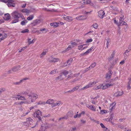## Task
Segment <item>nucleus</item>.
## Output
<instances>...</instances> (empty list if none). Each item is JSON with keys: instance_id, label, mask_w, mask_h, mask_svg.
Returning <instances> with one entry per match:
<instances>
[{"instance_id": "c9c22d12", "label": "nucleus", "mask_w": 131, "mask_h": 131, "mask_svg": "<svg viewBox=\"0 0 131 131\" xmlns=\"http://www.w3.org/2000/svg\"><path fill=\"white\" fill-rule=\"evenodd\" d=\"M80 87L79 85H78L77 86L75 87L74 88L72 89V90H73V92L75 91H76L77 90H78L79 87Z\"/></svg>"}, {"instance_id": "09e8293b", "label": "nucleus", "mask_w": 131, "mask_h": 131, "mask_svg": "<svg viewBox=\"0 0 131 131\" xmlns=\"http://www.w3.org/2000/svg\"><path fill=\"white\" fill-rule=\"evenodd\" d=\"M106 113V111L104 110H101L100 111V113L101 114H103L104 113Z\"/></svg>"}, {"instance_id": "c756f323", "label": "nucleus", "mask_w": 131, "mask_h": 131, "mask_svg": "<svg viewBox=\"0 0 131 131\" xmlns=\"http://www.w3.org/2000/svg\"><path fill=\"white\" fill-rule=\"evenodd\" d=\"M57 72V69H54V70H52L49 73V74H53L56 73V72Z\"/></svg>"}, {"instance_id": "052dcab7", "label": "nucleus", "mask_w": 131, "mask_h": 131, "mask_svg": "<svg viewBox=\"0 0 131 131\" xmlns=\"http://www.w3.org/2000/svg\"><path fill=\"white\" fill-rule=\"evenodd\" d=\"M5 35H6V37L7 36V34H5V33H3L2 34L0 33V37L2 36V37H4V36H5Z\"/></svg>"}, {"instance_id": "c85d7f7f", "label": "nucleus", "mask_w": 131, "mask_h": 131, "mask_svg": "<svg viewBox=\"0 0 131 131\" xmlns=\"http://www.w3.org/2000/svg\"><path fill=\"white\" fill-rule=\"evenodd\" d=\"M116 103L114 102L112 104L110 105V107H111L110 109L112 110L114 108V107Z\"/></svg>"}, {"instance_id": "6ab92c4d", "label": "nucleus", "mask_w": 131, "mask_h": 131, "mask_svg": "<svg viewBox=\"0 0 131 131\" xmlns=\"http://www.w3.org/2000/svg\"><path fill=\"white\" fill-rule=\"evenodd\" d=\"M65 78L63 76V75L61 73L59 76L56 79H59L60 80H62L64 79Z\"/></svg>"}, {"instance_id": "ea45409f", "label": "nucleus", "mask_w": 131, "mask_h": 131, "mask_svg": "<svg viewBox=\"0 0 131 131\" xmlns=\"http://www.w3.org/2000/svg\"><path fill=\"white\" fill-rule=\"evenodd\" d=\"M70 43L72 45V47L74 46V47L75 46H76L77 45L76 42H74L72 41H71Z\"/></svg>"}, {"instance_id": "a878e982", "label": "nucleus", "mask_w": 131, "mask_h": 131, "mask_svg": "<svg viewBox=\"0 0 131 131\" xmlns=\"http://www.w3.org/2000/svg\"><path fill=\"white\" fill-rule=\"evenodd\" d=\"M39 94L38 93H33V100H36L38 97Z\"/></svg>"}, {"instance_id": "6e6552de", "label": "nucleus", "mask_w": 131, "mask_h": 131, "mask_svg": "<svg viewBox=\"0 0 131 131\" xmlns=\"http://www.w3.org/2000/svg\"><path fill=\"white\" fill-rule=\"evenodd\" d=\"M113 73L112 71L111 70H109L108 72L106 73L105 76L106 78L107 79H110Z\"/></svg>"}, {"instance_id": "20e7f679", "label": "nucleus", "mask_w": 131, "mask_h": 131, "mask_svg": "<svg viewBox=\"0 0 131 131\" xmlns=\"http://www.w3.org/2000/svg\"><path fill=\"white\" fill-rule=\"evenodd\" d=\"M32 119L30 117L27 118L26 121L25 122H23V124L24 125L27 126H28L31 125V123H32Z\"/></svg>"}, {"instance_id": "4d7b16f0", "label": "nucleus", "mask_w": 131, "mask_h": 131, "mask_svg": "<svg viewBox=\"0 0 131 131\" xmlns=\"http://www.w3.org/2000/svg\"><path fill=\"white\" fill-rule=\"evenodd\" d=\"M93 40L92 39H88L87 40L86 42V43H89L90 42H91Z\"/></svg>"}, {"instance_id": "f8f14e48", "label": "nucleus", "mask_w": 131, "mask_h": 131, "mask_svg": "<svg viewBox=\"0 0 131 131\" xmlns=\"http://www.w3.org/2000/svg\"><path fill=\"white\" fill-rule=\"evenodd\" d=\"M115 50H114L111 55L110 56L109 58H108V60L109 61L112 60L113 59L114 57L115 54Z\"/></svg>"}, {"instance_id": "aec40b11", "label": "nucleus", "mask_w": 131, "mask_h": 131, "mask_svg": "<svg viewBox=\"0 0 131 131\" xmlns=\"http://www.w3.org/2000/svg\"><path fill=\"white\" fill-rule=\"evenodd\" d=\"M92 102L93 104H95L97 103V97H96L91 99Z\"/></svg>"}, {"instance_id": "0e129e2a", "label": "nucleus", "mask_w": 131, "mask_h": 131, "mask_svg": "<svg viewBox=\"0 0 131 131\" xmlns=\"http://www.w3.org/2000/svg\"><path fill=\"white\" fill-rule=\"evenodd\" d=\"M67 118H68V117L66 116L64 117L60 118L59 119V120H60L61 119H67Z\"/></svg>"}, {"instance_id": "8fccbe9b", "label": "nucleus", "mask_w": 131, "mask_h": 131, "mask_svg": "<svg viewBox=\"0 0 131 131\" xmlns=\"http://www.w3.org/2000/svg\"><path fill=\"white\" fill-rule=\"evenodd\" d=\"M90 86H89V84H88L87 85H86L85 86V87L83 88L82 89H87V88H90Z\"/></svg>"}, {"instance_id": "de8ad7c7", "label": "nucleus", "mask_w": 131, "mask_h": 131, "mask_svg": "<svg viewBox=\"0 0 131 131\" xmlns=\"http://www.w3.org/2000/svg\"><path fill=\"white\" fill-rule=\"evenodd\" d=\"M122 16V17L121 16L120 17V18L119 19V21H121V22L122 21H123L124 20V18L123 17L124 15H123Z\"/></svg>"}, {"instance_id": "2eb2a0df", "label": "nucleus", "mask_w": 131, "mask_h": 131, "mask_svg": "<svg viewBox=\"0 0 131 131\" xmlns=\"http://www.w3.org/2000/svg\"><path fill=\"white\" fill-rule=\"evenodd\" d=\"M4 18L5 20H8L10 18V16L9 14H5Z\"/></svg>"}, {"instance_id": "ddd939ff", "label": "nucleus", "mask_w": 131, "mask_h": 131, "mask_svg": "<svg viewBox=\"0 0 131 131\" xmlns=\"http://www.w3.org/2000/svg\"><path fill=\"white\" fill-rule=\"evenodd\" d=\"M64 19H65L67 21L70 22L73 20L72 17L68 16H66L65 17H63Z\"/></svg>"}, {"instance_id": "b1692460", "label": "nucleus", "mask_w": 131, "mask_h": 131, "mask_svg": "<svg viewBox=\"0 0 131 131\" xmlns=\"http://www.w3.org/2000/svg\"><path fill=\"white\" fill-rule=\"evenodd\" d=\"M54 102V100L53 99H49L46 102V104H51Z\"/></svg>"}, {"instance_id": "4be33fe9", "label": "nucleus", "mask_w": 131, "mask_h": 131, "mask_svg": "<svg viewBox=\"0 0 131 131\" xmlns=\"http://www.w3.org/2000/svg\"><path fill=\"white\" fill-rule=\"evenodd\" d=\"M127 23L124 21H122L121 22L119 21V23L118 24V26H122L123 25H126Z\"/></svg>"}, {"instance_id": "e2e57ef3", "label": "nucleus", "mask_w": 131, "mask_h": 131, "mask_svg": "<svg viewBox=\"0 0 131 131\" xmlns=\"http://www.w3.org/2000/svg\"><path fill=\"white\" fill-rule=\"evenodd\" d=\"M5 89V88H2L0 89V94L2 92L4 91Z\"/></svg>"}, {"instance_id": "680f3d73", "label": "nucleus", "mask_w": 131, "mask_h": 131, "mask_svg": "<svg viewBox=\"0 0 131 131\" xmlns=\"http://www.w3.org/2000/svg\"><path fill=\"white\" fill-rule=\"evenodd\" d=\"M73 92V90H72V89L71 90L68 91H67V92H65V93H72V92Z\"/></svg>"}, {"instance_id": "f704fd0d", "label": "nucleus", "mask_w": 131, "mask_h": 131, "mask_svg": "<svg viewBox=\"0 0 131 131\" xmlns=\"http://www.w3.org/2000/svg\"><path fill=\"white\" fill-rule=\"evenodd\" d=\"M86 44H83V45H80L78 46V49L79 50H82V48L83 47L84 45H86Z\"/></svg>"}, {"instance_id": "4c0bfd02", "label": "nucleus", "mask_w": 131, "mask_h": 131, "mask_svg": "<svg viewBox=\"0 0 131 131\" xmlns=\"http://www.w3.org/2000/svg\"><path fill=\"white\" fill-rule=\"evenodd\" d=\"M97 82L94 81L90 83H89V84L91 87L92 86V85H93V84H95Z\"/></svg>"}, {"instance_id": "cd10ccee", "label": "nucleus", "mask_w": 131, "mask_h": 131, "mask_svg": "<svg viewBox=\"0 0 131 131\" xmlns=\"http://www.w3.org/2000/svg\"><path fill=\"white\" fill-rule=\"evenodd\" d=\"M27 22V21L26 20H24L21 21L20 23V24L22 26L25 25L26 23Z\"/></svg>"}, {"instance_id": "69168bd1", "label": "nucleus", "mask_w": 131, "mask_h": 131, "mask_svg": "<svg viewBox=\"0 0 131 131\" xmlns=\"http://www.w3.org/2000/svg\"><path fill=\"white\" fill-rule=\"evenodd\" d=\"M102 89H107V87H106L105 84L104 85H103V86H102Z\"/></svg>"}, {"instance_id": "bb28decb", "label": "nucleus", "mask_w": 131, "mask_h": 131, "mask_svg": "<svg viewBox=\"0 0 131 131\" xmlns=\"http://www.w3.org/2000/svg\"><path fill=\"white\" fill-rule=\"evenodd\" d=\"M61 73L63 75L64 77H66V75L68 74V72L66 71H63Z\"/></svg>"}, {"instance_id": "1a4fd4ad", "label": "nucleus", "mask_w": 131, "mask_h": 131, "mask_svg": "<svg viewBox=\"0 0 131 131\" xmlns=\"http://www.w3.org/2000/svg\"><path fill=\"white\" fill-rule=\"evenodd\" d=\"M86 16L80 15L76 17L75 19L78 20H84L86 19Z\"/></svg>"}, {"instance_id": "5701e85b", "label": "nucleus", "mask_w": 131, "mask_h": 131, "mask_svg": "<svg viewBox=\"0 0 131 131\" xmlns=\"http://www.w3.org/2000/svg\"><path fill=\"white\" fill-rule=\"evenodd\" d=\"M46 30V29L45 28H43L42 29H40L39 30H37L36 31L34 30L33 29V32H37L38 33L40 34L41 33V32H41L42 31H45Z\"/></svg>"}, {"instance_id": "412c9836", "label": "nucleus", "mask_w": 131, "mask_h": 131, "mask_svg": "<svg viewBox=\"0 0 131 131\" xmlns=\"http://www.w3.org/2000/svg\"><path fill=\"white\" fill-rule=\"evenodd\" d=\"M50 25L54 27H57L59 25V23H53L50 24Z\"/></svg>"}, {"instance_id": "7ed1b4c3", "label": "nucleus", "mask_w": 131, "mask_h": 131, "mask_svg": "<svg viewBox=\"0 0 131 131\" xmlns=\"http://www.w3.org/2000/svg\"><path fill=\"white\" fill-rule=\"evenodd\" d=\"M48 127V125L45 122L42 124L41 127L38 131H45L46 130Z\"/></svg>"}, {"instance_id": "f257e3e1", "label": "nucleus", "mask_w": 131, "mask_h": 131, "mask_svg": "<svg viewBox=\"0 0 131 131\" xmlns=\"http://www.w3.org/2000/svg\"><path fill=\"white\" fill-rule=\"evenodd\" d=\"M12 15L14 20L12 22L13 24L17 23L18 21L19 18L21 17L22 19L24 16L23 15L17 11H15L12 13Z\"/></svg>"}, {"instance_id": "a18cd8bd", "label": "nucleus", "mask_w": 131, "mask_h": 131, "mask_svg": "<svg viewBox=\"0 0 131 131\" xmlns=\"http://www.w3.org/2000/svg\"><path fill=\"white\" fill-rule=\"evenodd\" d=\"M29 31V30L28 29H26L24 30L21 31V32L22 33H26L28 32Z\"/></svg>"}, {"instance_id": "603ef678", "label": "nucleus", "mask_w": 131, "mask_h": 131, "mask_svg": "<svg viewBox=\"0 0 131 131\" xmlns=\"http://www.w3.org/2000/svg\"><path fill=\"white\" fill-rule=\"evenodd\" d=\"M118 127L122 129L124 128V126L122 124L118 125Z\"/></svg>"}, {"instance_id": "5fc2aeb1", "label": "nucleus", "mask_w": 131, "mask_h": 131, "mask_svg": "<svg viewBox=\"0 0 131 131\" xmlns=\"http://www.w3.org/2000/svg\"><path fill=\"white\" fill-rule=\"evenodd\" d=\"M30 39H28V44L29 45L32 43H33V40H32L31 41H30Z\"/></svg>"}, {"instance_id": "bf43d9fd", "label": "nucleus", "mask_w": 131, "mask_h": 131, "mask_svg": "<svg viewBox=\"0 0 131 131\" xmlns=\"http://www.w3.org/2000/svg\"><path fill=\"white\" fill-rule=\"evenodd\" d=\"M5 36H4V37H2L0 39V42L2 41V40H3L4 39L6 38V35H5Z\"/></svg>"}, {"instance_id": "473e14b6", "label": "nucleus", "mask_w": 131, "mask_h": 131, "mask_svg": "<svg viewBox=\"0 0 131 131\" xmlns=\"http://www.w3.org/2000/svg\"><path fill=\"white\" fill-rule=\"evenodd\" d=\"M103 86V84H100L99 85L97 86L96 88H94V89L97 90L98 89H100L101 88H102V86Z\"/></svg>"}, {"instance_id": "774afa93", "label": "nucleus", "mask_w": 131, "mask_h": 131, "mask_svg": "<svg viewBox=\"0 0 131 131\" xmlns=\"http://www.w3.org/2000/svg\"><path fill=\"white\" fill-rule=\"evenodd\" d=\"M90 51H91L90 50L88 49L85 53L86 55V54L89 53L90 52Z\"/></svg>"}, {"instance_id": "6e6d98bb", "label": "nucleus", "mask_w": 131, "mask_h": 131, "mask_svg": "<svg viewBox=\"0 0 131 131\" xmlns=\"http://www.w3.org/2000/svg\"><path fill=\"white\" fill-rule=\"evenodd\" d=\"M33 19V16H30L27 18V19L28 20H31Z\"/></svg>"}, {"instance_id": "79ce46f5", "label": "nucleus", "mask_w": 131, "mask_h": 131, "mask_svg": "<svg viewBox=\"0 0 131 131\" xmlns=\"http://www.w3.org/2000/svg\"><path fill=\"white\" fill-rule=\"evenodd\" d=\"M14 72L13 71V69L12 68L11 69H10V70H9L7 72L9 74H10L11 73H13Z\"/></svg>"}, {"instance_id": "a211bd4d", "label": "nucleus", "mask_w": 131, "mask_h": 131, "mask_svg": "<svg viewBox=\"0 0 131 131\" xmlns=\"http://www.w3.org/2000/svg\"><path fill=\"white\" fill-rule=\"evenodd\" d=\"M73 114V113L72 111H69L66 115V116L68 117V118L69 117H72Z\"/></svg>"}, {"instance_id": "338daca9", "label": "nucleus", "mask_w": 131, "mask_h": 131, "mask_svg": "<svg viewBox=\"0 0 131 131\" xmlns=\"http://www.w3.org/2000/svg\"><path fill=\"white\" fill-rule=\"evenodd\" d=\"M100 125L103 128H105V126L102 123H101L100 124Z\"/></svg>"}, {"instance_id": "e433bc0d", "label": "nucleus", "mask_w": 131, "mask_h": 131, "mask_svg": "<svg viewBox=\"0 0 131 131\" xmlns=\"http://www.w3.org/2000/svg\"><path fill=\"white\" fill-rule=\"evenodd\" d=\"M123 54H124V59H126L128 56V53H126L124 52V53Z\"/></svg>"}, {"instance_id": "7c9ffc66", "label": "nucleus", "mask_w": 131, "mask_h": 131, "mask_svg": "<svg viewBox=\"0 0 131 131\" xmlns=\"http://www.w3.org/2000/svg\"><path fill=\"white\" fill-rule=\"evenodd\" d=\"M47 52V51H43L40 55V57L42 58L46 54Z\"/></svg>"}, {"instance_id": "39448f33", "label": "nucleus", "mask_w": 131, "mask_h": 131, "mask_svg": "<svg viewBox=\"0 0 131 131\" xmlns=\"http://www.w3.org/2000/svg\"><path fill=\"white\" fill-rule=\"evenodd\" d=\"M81 3L83 5L89 4L90 5L93 6L94 5L93 3L91 2L90 0H84L82 1Z\"/></svg>"}, {"instance_id": "393cba45", "label": "nucleus", "mask_w": 131, "mask_h": 131, "mask_svg": "<svg viewBox=\"0 0 131 131\" xmlns=\"http://www.w3.org/2000/svg\"><path fill=\"white\" fill-rule=\"evenodd\" d=\"M21 12L24 13H25L27 14L29 13L30 12V10L27 9H22Z\"/></svg>"}, {"instance_id": "58836bf2", "label": "nucleus", "mask_w": 131, "mask_h": 131, "mask_svg": "<svg viewBox=\"0 0 131 131\" xmlns=\"http://www.w3.org/2000/svg\"><path fill=\"white\" fill-rule=\"evenodd\" d=\"M27 47L26 46H25L24 47H23L22 48H21V49H19V52H21L22 51L24 50Z\"/></svg>"}, {"instance_id": "72a5a7b5", "label": "nucleus", "mask_w": 131, "mask_h": 131, "mask_svg": "<svg viewBox=\"0 0 131 131\" xmlns=\"http://www.w3.org/2000/svg\"><path fill=\"white\" fill-rule=\"evenodd\" d=\"M89 109H90L92 111H96V108L94 107L93 106L91 105V106L90 107V108Z\"/></svg>"}, {"instance_id": "2f4dec72", "label": "nucleus", "mask_w": 131, "mask_h": 131, "mask_svg": "<svg viewBox=\"0 0 131 131\" xmlns=\"http://www.w3.org/2000/svg\"><path fill=\"white\" fill-rule=\"evenodd\" d=\"M72 61L73 59L72 58H70L67 62V64L69 66L70 64H71Z\"/></svg>"}, {"instance_id": "864d4df0", "label": "nucleus", "mask_w": 131, "mask_h": 131, "mask_svg": "<svg viewBox=\"0 0 131 131\" xmlns=\"http://www.w3.org/2000/svg\"><path fill=\"white\" fill-rule=\"evenodd\" d=\"M18 100H25V98L23 96H20L18 98Z\"/></svg>"}, {"instance_id": "37998d69", "label": "nucleus", "mask_w": 131, "mask_h": 131, "mask_svg": "<svg viewBox=\"0 0 131 131\" xmlns=\"http://www.w3.org/2000/svg\"><path fill=\"white\" fill-rule=\"evenodd\" d=\"M74 46L71 47L70 46H68V47L65 50V51H67L69 50L71 48L73 47Z\"/></svg>"}, {"instance_id": "a19ab883", "label": "nucleus", "mask_w": 131, "mask_h": 131, "mask_svg": "<svg viewBox=\"0 0 131 131\" xmlns=\"http://www.w3.org/2000/svg\"><path fill=\"white\" fill-rule=\"evenodd\" d=\"M96 62H94L91 64V65L90 66V67H91L92 68H93L94 67L96 66Z\"/></svg>"}, {"instance_id": "0eeeda50", "label": "nucleus", "mask_w": 131, "mask_h": 131, "mask_svg": "<svg viewBox=\"0 0 131 131\" xmlns=\"http://www.w3.org/2000/svg\"><path fill=\"white\" fill-rule=\"evenodd\" d=\"M7 5L8 7H14L15 6L14 1L12 0H8Z\"/></svg>"}, {"instance_id": "c03bdc74", "label": "nucleus", "mask_w": 131, "mask_h": 131, "mask_svg": "<svg viewBox=\"0 0 131 131\" xmlns=\"http://www.w3.org/2000/svg\"><path fill=\"white\" fill-rule=\"evenodd\" d=\"M37 105H41V104H43L45 105L46 104V102H41V101H40L39 102L36 103Z\"/></svg>"}, {"instance_id": "13d9d810", "label": "nucleus", "mask_w": 131, "mask_h": 131, "mask_svg": "<svg viewBox=\"0 0 131 131\" xmlns=\"http://www.w3.org/2000/svg\"><path fill=\"white\" fill-rule=\"evenodd\" d=\"M77 129V128L76 127H74L72 128L71 129H70V131H75Z\"/></svg>"}, {"instance_id": "dca6fc26", "label": "nucleus", "mask_w": 131, "mask_h": 131, "mask_svg": "<svg viewBox=\"0 0 131 131\" xmlns=\"http://www.w3.org/2000/svg\"><path fill=\"white\" fill-rule=\"evenodd\" d=\"M123 94V92H118L117 93H116L114 94V95L116 97L120 96L122 95Z\"/></svg>"}, {"instance_id": "3c124183", "label": "nucleus", "mask_w": 131, "mask_h": 131, "mask_svg": "<svg viewBox=\"0 0 131 131\" xmlns=\"http://www.w3.org/2000/svg\"><path fill=\"white\" fill-rule=\"evenodd\" d=\"M61 103V102L60 101H58L57 102L55 103L56 105V106H59L60 105Z\"/></svg>"}, {"instance_id": "9b49d317", "label": "nucleus", "mask_w": 131, "mask_h": 131, "mask_svg": "<svg viewBox=\"0 0 131 131\" xmlns=\"http://www.w3.org/2000/svg\"><path fill=\"white\" fill-rule=\"evenodd\" d=\"M42 21L41 19H36L33 21V26H35L40 24Z\"/></svg>"}, {"instance_id": "9d476101", "label": "nucleus", "mask_w": 131, "mask_h": 131, "mask_svg": "<svg viewBox=\"0 0 131 131\" xmlns=\"http://www.w3.org/2000/svg\"><path fill=\"white\" fill-rule=\"evenodd\" d=\"M105 14V13L104 11L103 10H100L98 12V15L99 17L101 18H103Z\"/></svg>"}, {"instance_id": "423d86ee", "label": "nucleus", "mask_w": 131, "mask_h": 131, "mask_svg": "<svg viewBox=\"0 0 131 131\" xmlns=\"http://www.w3.org/2000/svg\"><path fill=\"white\" fill-rule=\"evenodd\" d=\"M59 60L58 58H54L51 57L48 59V60L49 62L55 63L58 61Z\"/></svg>"}, {"instance_id": "4468645a", "label": "nucleus", "mask_w": 131, "mask_h": 131, "mask_svg": "<svg viewBox=\"0 0 131 131\" xmlns=\"http://www.w3.org/2000/svg\"><path fill=\"white\" fill-rule=\"evenodd\" d=\"M28 79H29V78H25L21 80L19 82H17L15 83L14 84L15 85L19 84H20L22 82H23L24 81Z\"/></svg>"}, {"instance_id": "f03ea898", "label": "nucleus", "mask_w": 131, "mask_h": 131, "mask_svg": "<svg viewBox=\"0 0 131 131\" xmlns=\"http://www.w3.org/2000/svg\"><path fill=\"white\" fill-rule=\"evenodd\" d=\"M36 115V116L38 119L39 121L35 123V125L33 126V128L37 127L39 122H41L42 123H43L41 118V116H42L41 114L40 111L39 110L36 111L33 114V115L35 116Z\"/></svg>"}, {"instance_id": "f3484780", "label": "nucleus", "mask_w": 131, "mask_h": 131, "mask_svg": "<svg viewBox=\"0 0 131 131\" xmlns=\"http://www.w3.org/2000/svg\"><path fill=\"white\" fill-rule=\"evenodd\" d=\"M20 67L19 66L14 67L12 68L14 72H16L20 69Z\"/></svg>"}, {"instance_id": "49530a36", "label": "nucleus", "mask_w": 131, "mask_h": 131, "mask_svg": "<svg viewBox=\"0 0 131 131\" xmlns=\"http://www.w3.org/2000/svg\"><path fill=\"white\" fill-rule=\"evenodd\" d=\"M93 27L95 29H97L98 27V25L96 23L94 24L93 25Z\"/></svg>"}]
</instances>
